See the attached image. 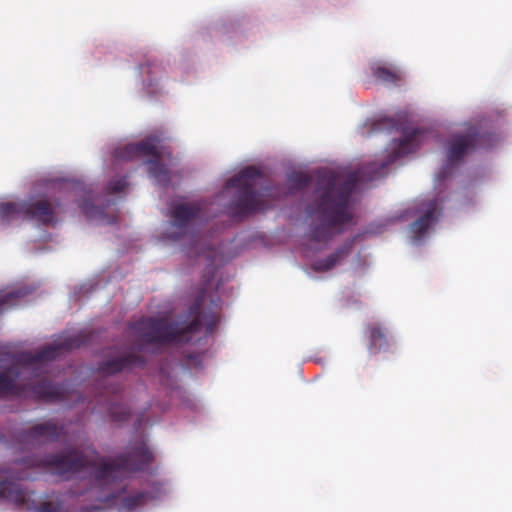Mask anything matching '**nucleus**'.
Masks as SVG:
<instances>
[{"instance_id":"f257e3e1","label":"nucleus","mask_w":512,"mask_h":512,"mask_svg":"<svg viewBox=\"0 0 512 512\" xmlns=\"http://www.w3.org/2000/svg\"><path fill=\"white\" fill-rule=\"evenodd\" d=\"M153 460V454L145 442L133 445L127 454L114 458L102 457L96 450L84 453L79 449H70L63 453L51 454L42 461L43 466L53 469L54 473L65 480L75 474L91 469L94 484L108 491L101 497L103 502L115 498L111 486L120 482L127 473L146 468Z\"/></svg>"},{"instance_id":"f03ea898","label":"nucleus","mask_w":512,"mask_h":512,"mask_svg":"<svg viewBox=\"0 0 512 512\" xmlns=\"http://www.w3.org/2000/svg\"><path fill=\"white\" fill-rule=\"evenodd\" d=\"M63 433V428L47 422L40 424L32 429L22 431L18 434V441L28 447L35 448L37 446L57 441Z\"/></svg>"},{"instance_id":"7ed1b4c3","label":"nucleus","mask_w":512,"mask_h":512,"mask_svg":"<svg viewBox=\"0 0 512 512\" xmlns=\"http://www.w3.org/2000/svg\"><path fill=\"white\" fill-rule=\"evenodd\" d=\"M162 494L160 485H154L150 490L135 491L121 498L119 510L133 512L145 506L148 502L158 499Z\"/></svg>"},{"instance_id":"20e7f679","label":"nucleus","mask_w":512,"mask_h":512,"mask_svg":"<svg viewBox=\"0 0 512 512\" xmlns=\"http://www.w3.org/2000/svg\"><path fill=\"white\" fill-rule=\"evenodd\" d=\"M0 498L20 507L27 502L29 492L18 482L2 481L0 482Z\"/></svg>"},{"instance_id":"39448f33","label":"nucleus","mask_w":512,"mask_h":512,"mask_svg":"<svg viewBox=\"0 0 512 512\" xmlns=\"http://www.w3.org/2000/svg\"><path fill=\"white\" fill-rule=\"evenodd\" d=\"M37 512H61L60 507L52 502H44L40 505Z\"/></svg>"},{"instance_id":"423d86ee","label":"nucleus","mask_w":512,"mask_h":512,"mask_svg":"<svg viewBox=\"0 0 512 512\" xmlns=\"http://www.w3.org/2000/svg\"><path fill=\"white\" fill-rule=\"evenodd\" d=\"M14 210H15V208L11 204L3 205V206L0 207V216L4 217L6 214H8V213H10V212H12Z\"/></svg>"},{"instance_id":"0eeeda50","label":"nucleus","mask_w":512,"mask_h":512,"mask_svg":"<svg viewBox=\"0 0 512 512\" xmlns=\"http://www.w3.org/2000/svg\"><path fill=\"white\" fill-rule=\"evenodd\" d=\"M378 77L380 79L387 80V81L390 80V78L392 79V75L385 69L378 70Z\"/></svg>"},{"instance_id":"6e6552de","label":"nucleus","mask_w":512,"mask_h":512,"mask_svg":"<svg viewBox=\"0 0 512 512\" xmlns=\"http://www.w3.org/2000/svg\"><path fill=\"white\" fill-rule=\"evenodd\" d=\"M7 441L5 435L3 433H0V442L5 443Z\"/></svg>"},{"instance_id":"1a4fd4ad","label":"nucleus","mask_w":512,"mask_h":512,"mask_svg":"<svg viewBox=\"0 0 512 512\" xmlns=\"http://www.w3.org/2000/svg\"><path fill=\"white\" fill-rule=\"evenodd\" d=\"M419 226H420V224H415L414 225L415 229H418Z\"/></svg>"}]
</instances>
